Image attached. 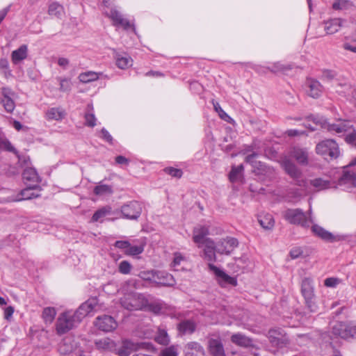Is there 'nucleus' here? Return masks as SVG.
Returning <instances> with one entry per match:
<instances>
[{
	"label": "nucleus",
	"mask_w": 356,
	"mask_h": 356,
	"mask_svg": "<svg viewBox=\"0 0 356 356\" xmlns=\"http://www.w3.org/2000/svg\"><path fill=\"white\" fill-rule=\"evenodd\" d=\"M290 157L294 159L300 165H307L309 163L308 149L305 147H293L289 152V156H284L280 161L281 166L286 174L293 179H298L301 172Z\"/></svg>",
	"instance_id": "f257e3e1"
},
{
	"label": "nucleus",
	"mask_w": 356,
	"mask_h": 356,
	"mask_svg": "<svg viewBox=\"0 0 356 356\" xmlns=\"http://www.w3.org/2000/svg\"><path fill=\"white\" fill-rule=\"evenodd\" d=\"M316 153L327 161L337 159L340 156L338 143L334 139H325L318 143L315 147Z\"/></svg>",
	"instance_id": "f03ea898"
},
{
	"label": "nucleus",
	"mask_w": 356,
	"mask_h": 356,
	"mask_svg": "<svg viewBox=\"0 0 356 356\" xmlns=\"http://www.w3.org/2000/svg\"><path fill=\"white\" fill-rule=\"evenodd\" d=\"M308 215L307 216L300 209H288L284 212V218L289 223L298 225L305 228L309 227L314 222L311 209Z\"/></svg>",
	"instance_id": "7ed1b4c3"
},
{
	"label": "nucleus",
	"mask_w": 356,
	"mask_h": 356,
	"mask_svg": "<svg viewBox=\"0 0 356 356\" xmlns=\"http://www.w3.org/2000/svg\"><path fill=\"white\" fill-rule=\"evenodd\" d=\"M80 321L72 311L61 313L56 323V330L58 334H63L76 327Z\"/></svg>",
	"instance_id": "20e7f679"
},
{
	"label": "nucleus",
	"mask_w": 356,
	"mask_h": 356,
	"mask_svg": "<svg viewBox=\"0 0 356 356\" xmlns=\"http://www.w3.org/2000/svg\"><path fill=\"white\" fill-rule=\"evenodd\" d=\"M121 305L129 311L143 309L147 305V300L141 293L130 292L120 298Z\"/></svg>",
	"instance_id": "39448f33"
},
{
	"label": "nucleus",
	"mask_w": 356,
	"mask_h": 356,
	"mask_svg": "<svg viewBox=\"0 0 356 356\" xmlns=\"http://www.w3.org/2000/svg\"><path fill=\"white\" fill-rule=\"evenodd\" d=\"M258 156V154L253 152L251 154L248 155L245 157V162L250 163L254 168V171L258 175H264L266 176L268 180H273L276 177V173L275 170L266 165L265 163L258 161L256 158Z\"/></svg>",
	"instance_id": "423d86ee"
},
{
	"label": "nucleus",
	"mask_w": 356,
	"mask_h": 356,
	"mask_svg": "<svg viewBox=\"0 0 356 356\" xmlns=\"http://www.w3.org/2000/svg\"><path fill=\"white\" fill-rule=\"evenodd\" d=\"M332 334L342 339L356 338V325L353 322H337L332 328Z\"/></svg>",
	"instance_id": "0eeeda50"
},
{
	"label": "nucleus",
	"mask_w": 356,
	"mask_h": 356,
	"mask_svg": "<svg viewBox=\"0 0 356 356\" xmlns=\"http://www.w3.org/2000/svg\"><path fill=\"white\" fill-rule=\"evenodd\" d=\"M104 14L111 20L112 24L117 28L128 30L131 27L130 22L124 17L123 14L116 7L104 9Z\"/></svg>",
	"instance_id": "6e6552de"
},
{
	"label": "nucleus",
	"mask_w": 356,
	"mask_h": 356,
	"mask_svg": "<svg viewBox=\"0 0 356 356\" xmlns=\"http://www.w3.org/2000/svg\"><path fill=\"white\" fill-rule=\"evenodd\" d=\"M143 211L142 204L137 201H131L121 207L123 218L129 220H137Z\"/></svg>",
	"instance_id": "1a4fd4ad"
},
{
	"label": "nucleus",
	"mask_w": 356,
	"mask_h": 356,
	"mask_svg": "<svg viewBox=\"0 0 356 356\" xmlns=\"http://www.w3.org/2000/svg\"><path fill=\"white\" fill-rule=\"evenodd\" d=\"M353 127L350 121L341 119L336 120L334 123H328L326 126L329 132L339 136H346V134L350 131Z\"/></svg>",
	"instance_id": "9d476101"
},
{
	"label": "nucleus",
	"mask_w": 356,
	"mask_h": 356,
	"mask_svg": "<svg viewBox=\"0 0 356 356\" xmlns=\"http://www.w3.org/2000/svg\"><path fill=\"white\" fill-rule=\"evenodd\" d=\"M208 268L210 271L213 272L218 279V282L222 286L225 287L228 285L236 286L237 280L234 277H231L225 273L222 270L213 265V264H209Z\"/></svg>",
	"instance_id": "9b49d317"
},
{
	"label": "nucleus",
	"mask_w": 356,
	"mask_h": 356,
	"mask_svg": "<svg viewBox=\"0 0 356 356\" xmlns=\"http://www.w3.org/2000/svg\"><path fill=\"white\" fill-rule=\"evenodd\" d=\"M98 305V300L97 298H91L82 303L79 307L73 312L76 317L79 318L80 322L88 315H90L92 312L95 310L96 307Z\"/></svg>",
	"instance_id": "f8f14e48"
},
{
	"label": "nucleus",
	"mask_w": 356,
	"mask_h": 356,
	"mask_svg": "<svg viewBox=\"0 0 356 356\" xmlns=\"http://www.w3.org/2000/svg\"><path fill=\"white\" fill-rule=\"evenodd\" d=\"M145 345V343H135L129 339H124L117 350V355L118 356H129L133 352L144 348Z\"/></svg>",
	"instance_id": "ddd939ff"
},
{
	"label": "nucleus",
	"mask_w": 356,
	"mask_h": 356,
	"mask_svg": "<svg viewBox=\"0 0 356 356\" xmlns=\"http://www.w3.org/2000/svg\"><path fill=\"white\" fill-rule=\"evenodd\" d=\"M94 325L97 329L104 332H111L117 327L115 320L108 315H103L97 317Z\"/></svg>",
	"instance_id": "4468645a"
},
{
	"label": "nucleus",
	"mask_w": 356,
	"mask_h": 356,
	"mask_svg": "<svg viewBox=\"0 0 356 356\" xmlns=\"http://www.w3.org/2000/svg\"><path fill=\"white\" fill-rule=\"evenodd\" d=\"M238 245L236 238L227 237L219 241L216 245V252L220 254H229Z\"/></svg>",
	"instance_id": "2eb2a0df"
},
{
	"label": "nucleus",
	"mask_w": 356,
	"mask_h": 356,
	"mask_svg": "<svg viewBox=\"0 0 356 356\" xmlns=\"http://www.w3.org/2000/svg\"><path fill=\"white\" fill-rule=\"evenodd\" d=\"M208 234L209 229L205 226H199L194 228L193 240L198 248L203 247V245L207 243V241H212L207 237Z\"/></svg>",
	"instance_id": "dca6fc26"
},
{
	"label": "nucleus",
	"mask_w": 356,
	"mask_h": 356,
	"mask_svg": "<svg viewBox=\"0 0 356 356\" xmlns=\"http://www.w3.org/2000/svg\"><path fill=\"white\" fill-rule=\"evenodd\" d=\"M356 175L353 172L344 170L342 175L338 179V185L349 189L355 186Z\"/></svg>",
	"instance_id": "f3484780"
},
{
	"label": "nucleus",
	"mask_w": 356,
	"mask_h": 356,
	"mask_svg": "<svg viewBox=\"0 0 356 356\" xmlns=\"http://www.w3.org/2000/svg\"><path fill=\"white\" fill-rule=\"evenodd\" d=\"M22 177L26 185L39 186L41 181L36 170L33 168H27L24 169Z\"/></svg>",
	"instance_id": "a211bd4d"
},
{
	"label": "nucleus",
	"mask_w": 356,
	"mask_h": 356,
	"mask_svg": "<svg viewBox=\"0 0 356 356\" xmlns=\"http://www.w3.org/2000/svg\"><path fill=\"white\" fill-rule=\"evenodd\" d=\"M26 187L22 190L18 195L17 200H25L35 198L39 197L40 195L39 191H40V186H30V184L26 185Z\"/></svg>",
	"instance_id": "6ab92c4d"
},
{
	"label": "nucleus",
	"mask_w": 356,
	"mask_h": 356,
	"mask_svg": "<svg viewBox=\"0 0 356 356\" xmlns=\"http://www.w3.org/2000/svg\"><path fill=\"white\" fill-rule=\"evenodd\" d=\"M344 19L340 17L330 19L324 22V30L327 34H334L337 33L341 28Z\"/></svg>",
	"instance_id": "aec40b11"
},
{
	"label": "nucleus",
	"mask_w": 356,
	"mask_h": 356,
	"mask_svg": "<svg viewBox=\"0 0 356 356\" xmlns=\"http://www.w3.org/2000/svg\"><path fill=\"white\" fill-rule=\"evenodd\" d=\"M184 356H204L203 347L197 342L188 343L184 349Z\"/></svg>",
	"instance_id": "412c9836"
},
{
	"label": "nucleus",
	"mask_w": 356,
	"mask_h": 356,
	"mask_svg": "<svg viewBox=\"0 0 356 356\" xmlns=\"http://www.w3.org/2000/svg\"><path fill=\"white\" fill-rule=\"evenodd\" d=\"M175 284V280L172 275L165 271L157 270L156 274V286H170Z\"/></svg>",
	"instance_id": "4be33fe9"
},
{
	"label": "nucleus",
	"mask_w": 356,
	"mask_h": 356,
	"mask_svg": "<svg viewBox=\"0 0 356 356\" xmlns=\"http://www.w3.org/2000/svg\"><path fill=\"white\" fill-rule=\"evenodd\" d=\"M116 65L122 70H125L132 66L133 60L126 53L115 52L114 54Z\"/></svg>",
	"instance_id": "5701e85b"
},
{
	"label": "nucleus",
	"mask_w": 356,
	"mask_h": 356,
	"mask_svg": "<svg viewBox=\"0 0 356 356\" xmlns=\"http://www.w3.org/2000/svg\"><path fill=\"white\" fill-rule=\"evenodd\" d=\"M300 292L303 298L315 296L314 281L311 277H304L302 280Z\"/></svg>",
	"instance_id": "b1692460"
},
{
	"label": "nucleus",
	"mask_w": 356,
	"mask_h": 356,
	"mask_svg": "<svg viewBox=\"0 0 356 356\" xmlns=\"http://www.w3.org/2000/svg\"><path fill=\"white\" fill-rule=\"evenodd\" d=\"M28 56V46L22 44L11 53V60L14 65H17Z\"/></svg>",
	"instance_id": "393cba45"
},
{
	"label": "nucleus",
	"mask_w": 356,
	"mask_h": 356,
	"mask_svg": "<svg viewBox=\"0 0 356 356\" xmlns=\"http://www.w3.org/2000/svg\"><path fill=\"white\" fill-rule=\"evenodd\" d=\"M65 111L61 107H51L45 112V118L49 121H60L65 118Z\"/></svg>",
	"instance_id": "a878e982"
},
{
	"label": "nucleus",
	"mask_w": 356,
	"mask_h": 356,
	"mask_svg": "<svg viewBox=\"0 0 356 356\" xmlns=\"http://www.w3.org/2000/svg\"><path fill=\"white\" fill-rule=\"evenodd\" d=\"M312 231L314 235L325 241L333 242L336 240L335 236L331 232L325 230L318 225L314 224L312 226Z\"/></svg>",
	"instance_id": "bb28decb"
},
{
	"label": "nucleus",
	"mask_w": 356,
	"mask_h": 356,
	"mask_svg": "<svg viewBox=\"0 0 356 356\" xmlns=\"http://www.w3.org/2000/svg\"><path fill=\"white\" fill-rule=\"evenodd\" d=\"M207 243L203 245L204 247V259L209 263L214 262L216 260L215 252L216 251V245L213 241H207Z\"/></svg>",
	"instance_id": "cd10ccee"
},
{
	"label": "nucleus",
	"mask_w": 356,
	"mask_h": 356,
	"mask_svg": "<svg viewBox=\"0 0 356 356\" xmlns=\"http://www.w3.org/2000/svg\"><path fill=\"white\" fill-rule=\"evenodd\" d=\"M95 346L99 351L107 352L112 350L115 348V343L111 339L104 337L95 340Z\"/></svg>",
	"instance_id": "c85d7f7f"
},
{
	"label": "nucleus",
	"mask_w": 356,
	"mask_h": 356,
	"mask_svg": "<svg viewBox=\"0 0 356 356\" xmlns=\"http://www.w3.org/2000/svg\"><path fill=\"white\" fill-rule=\"evenodd\" d=\"M307 85L309 88L307 93L310 97L317 98L320 96L322 91V86L319 81L313 79H308L307 80Z\"/></svg>",
	"instance_id": "c756f323"
},
{
	"label": "nucleus",
	"mask_w": 356,
	"mask_h": 356,
	"mask_svg": "<svg viewBox=\"0 0 356 356\" xmlns=\"http://www.w3.org/2000/svg\"><path fill=\"white\" fill-rule=\"evenodd\" d=\"M231 341L233 343L244 348L251 347L252 346V340L242 333L232 334Z\"/></svg>",
	"instance_id": "7c9ffc66"
},
{
	"label": "nucleus",
	"mask_w": 356,
	"mask_h": 356,
	"mask_svg": "<svg viewBox=\"0 0 356 356\" xmlns=\"http://www.w3.org/2000/svg\"><path fill=\"white\" fill-rule=\"evenodd\" d=\"M209 351L212 356H225L222 342L219 339H212L209 343Z\"/></svg>",
	"instance_id": "2f4dec72"
},
{
	"label": "nucleus",
	"mask_w": 356,
	"mask_h": 356,
	"mask_svg": "<svg viewBox=\"0 0 356 356\" xmlns=\"http://www.w3.org/2000/svg\"><path fill=\"white\" fill-rule=\"evenodd\" d=\"M244 167L242 164L238 166H233L229 174V179L231 182L235 183L242 180L243 177Z\"/></svg>",
	"instance_id": "473e14b6"
},
{
	"label": "nucleus",
	"mask_w": 356,
	"mask_h": 356,
	"mask_svg": "<svg viewBox=\"0 0 356 356\" xmlns=\"http://www.w3.org/2000/svg\"><path fill=\"white\" fill-rule=\"evenodd\" d=\"M93 193L97 196H107L111 195L113 193V187L111 185L104 184L99 182L94 189Z\"/></svg>",
	"instance_id": "72a5a7b5"
},
{
	"label": "nucleus",
	"mask_w": 356,
	"mask_h": 356,
	"mask_svg": "<svg viewBox=\"0 0 356 356\" xmlns=\"http://www.w3.org/2000/svg\"><path fill=\"white\" fill-rule=\"evenodd\" d=\"M354 7L353 1L350 0H334L332 8L336 11H346Z\"/></svg>",
	"instance_id": "f704fd0d"
},
{
	"label": "nucleus",
	"mask_w": 356,
	"mask_h": 356,
	"mask_svg": "<svg viewBox=\"0 0 356 356\" xmlns=\"http://www.w3.org/2000/svg\"><path fill=\"white\" fill-rule=\"evenodd\" d=\"M195 323L191 320L183 321L178 324L179 331L183 334H192L195 332Z\"/></svg>",
	"instance_id": "c9c22d12"
},
{
	"label": "nucleus",
	"mask_w": 356,
	"mask_h": 356,
	"mask_svg": "<svg viewBox=\"0 0 356 356\" xmlns=\"http://www.w3.org/2000/svg\"><path fill=\"white\" fill-rule=\"evenodd\" d=\"M93 110L94 108L92 104H88L84 115L86 125L90 127H94L96 125L97 121Z\"/></svg>",
	"instance_id": "e433bc0d"
},
{
	"label": "nucleus",
	"mask_w": 356,
	"mask_h": 356,
	"mask_svg": "<svg viewBox=\"0 0 356 356\" xmlns=\"http://www.w3.org/2000/svg\"><path fill=\"white\" fill-rule=\"evenodd\" d=\"M102 73H97L93 71L82 72L79 76V79L82 83H89L96 81Z\"/></svg>",
	"instance_id": "4c0bfd02"
},
{
	"label": "nucleus",
	"mask_w": 356,
	"mask_h": 356,
	"mask_svg": "<svg viewBox=\"0 0 356 356\" xmlns=\"http://www.w3.org/2000/svg\"><path fill=\"white\" fill-rule=\"evenodd\" d=\"M306 308L312 313H316L318 311V305L316 302L315 296H307L303 298Z\"/></svg>",
	"instance_id": "58836bf2"
},
{
	"label": "nucleus",
	"mask_w": 356,
	"mask_h": 356,
	"mask_svg": "<svg viewBox=\"0 0 356 356\" xmlns=\"http://www.w3.org/2000/svg\"><path fill=\"white\" fill-rule=\"evenodd\" d=\"M48 13L51 16H54L57 18H61L64 13V9L60 4L54 2L49 5Z\"/></svg>",
	"instance_id": "ea45409f"
},
{
	"label": "nucleus",
	"mask_w": 356,
	"mask_h": 356,
	"mask_svg": "<svg viewBox=\"0 0 356 356\" xmlns=\"http://www.w3.org/2000/svg\"><path fill=\"white\" fill-rule=\"evenodd\" d=\"M267 69L272 72L277 73H286L287 71L292 69L291 65H284L280 62L275 63L271 67H268Z\"/></svg>",
	"instance_id": "a19ab883"
},
{
	"label": "nucleus",
	"mask_w": 356,
	"mask_h": 356,
	"mask_svg": "<svg viewBox=\"0 0 356 356\" xmlns=\"http://www.w3.org/2000/svg\"><path fill=\"white\" fill-rule=\"evenodd\" d=\"M0 149L6 150L10 152L17 153L15 148L12 145L10 141L3 136L0 131Z\"/></svg>",
	"instance_id": "79ce46f5"
},
{
	"label": "nucleus",
	"mask_w": 356,
	"mask_h": 356,
	"mask_svg": "<svg viewBox=\"0 0 356 356\" xmlns=\"http://www.w3.org/2000/svg\"><path fill=\"white\" fill-rule=\"evenodd\" d=\"M310 184L312 186L316 188L317 190H323L330 187V182L327 180H323L321 178H316L310 181Z\"/></svg>",
	"instance_id": "37998d69"
},
{
	"label": "nucleus",
	"mask_w": 356,
	"mask_h": 356,
	"mask_svg": "<svg viewBox=\"0 0 356 356\" xmlns=\"http://www.w3.org/2000/svg\"><path fill=\"white\" fill-rule=\"evenodd\" d=\"M157 270H146V271H141L138 276L140 278H141L143 280L149 282L151 283L155 284L156 282V274Z\"/></svg>",
	"instance_id": "c03bdc74"
},
{
	"label": "nucleus",
	"mask_w": 356,
	"mask_h": 356,
	"mask_svg": "<svg viewBox=\"0 0 356 356\" xmlns=\"http://www.w3.org/2000/svg\"><path fill=\"white\" fill-rule=\"evenodd\" d=\"M259 224L266 229H270L274 226V220L271 215H266L259 219Z\"/></svg>",
	"instance_id": "a18cd8bd"
},
{
	"label": "nucleus",
	"mask_w": 356,
	"mask_h": 356,
	"mask_svg": "<svg viewBox=\"0 0 356 356\" xmlns=\"http://www.w3.org/2000/svg\"><path fill=\"white\" fill-rule=\"evenodd\" d=\"M111 211V208L109 207H102L95 212L92 217V220L93 222H97L104 218L107 214H108Z\"/></svg>",
	"instance_id": "49530a36"
},
{
	"label": "nucleus",
	"mask_w": 356,
	"mask_h": 356,
	"mask_svg": "<svg viewBox=\"0 0 356 356\" xmlns=\"http://www.w3.org/2000/svg\"><path fill=\"white\" fill-rule=\"evenodd\" d=\"M56 314V309L54 307H46L42 312V317L45 322L51 323Z\"/></svg>",
	"instance_id": "de8ad7c7"
},
{
	"label": "nucleus",
	"mask_w": 356,
	"mask_h": 356,
	"mask_svg": "<svg viewBox=\"0 0 356 356\" xmlns=\"http://www.w3.org/2000/svg\"><path fill=\"white\" fill-rule=\"evenodd\" d=\"M0 70L6 78L12 76V72L9 67V62L7 58H3L0 59Z\"/></svg>",
	"instance_id": "09e8293b"
},
{
	"label": "nucleus",
	"mask_w": 356,
	"mask_h": 356,
	"mask_svg": "<svg viewBox=\"0 0 356 356\" xmlns=\"http://www.w3.org/2000/svg\"><path fill=\"white\" fill-rule=\"evenodd\" d=\"M155 341L160 344L167 345L169 343V337L167 332L163 330H159L156 336L155 337Z\"/></svg>",
	"instance_id": "8fccbe9b"
},
{
	"label": "nucleus",
	"mask_w": 356,
	"mask_h": 356,
	"mask_svg": "<svg viewBox=\"0 0 356 356\" xmlns=\"http://www.w3.org/2000/svg\"><path fill=\"white\" fill-rule=\"evenodd\" d=\"M143 246L141 245H132L129 243V248L125 250V254L129 256H136L143 252Z\"/></svg>",
	"instance_id": "3c124183"
},
{
	"label": "nucleus",
	"mask_w": 356,
	"mask_h": 356,
	"mask_svg": "<svg viewBox=\"0 0 356 356\" xmlns=\"http://www.w3.org/2000/svg\"><path fill=\"white\" fill-rule=\"evenodd\" d=\"M213 108L215 109V111L218 113V115L219 117L226 121V122H229L230 120H232V119L230 118L229 115H228L224 111L223 109L221 108L220 105L219 104V103L218 102H213Z\"/></svg>",
	"instance_id": "603ef678"
},
{
	"label": "nucleus",
	"mask_w": 356,
	"mask_h": 356,
	"mask_svg": "<svg viewBox=\"0 0 356 356\" xmlns=\"http://www.w3.org/2000/svg\"><path fill=\"white\" fill-rule=\"evenodd\" d=\"M186 260V257L180 252H175L174 254L173 261L172 262V267L175 270H178V267L182 261Z\"/></svg>",
	"instance_id": "864d4df0"
},
{
	"label": "nucleus",
	"mask_w": 356,
	"mask_h": 356,
	"mask_svg": "<svg viewBox=\"0 0 356 356\" xmlns=\"http://www.w3.org/2000/svg\"><path fill=\"white\" fill-rule=\"evenodd\" d=\"M1 104L8 113H12L15 109L14 98L2 99Z\"/></svg>",
	"instance_id": "5fc2aeb1"
},
{
	"label": "nucleus",
	"mask_w": 356,
	"mask_h": 356,
	"mask_svg": "<svg viewBox=\"0 0 356 356\" xmlns=\"http://www.w3.org/2000/svg\"><path fill=\"white\" fill-rule=\"evenodd\" d=\"M131 268L132 266L131 264L129 261L124 260L119 264L118 270L123 275H127L130 273Z\"/></svg>",
	"instance_id": "6e6d98bb"
},
{
	"label": "nucleus",
	"mask_w": 356,
	"mask_h": 356,
	"mask_svg": "<svg viewBox=\"0 0 356 356\" xmlns=\"http://www.w3.org/2000/svg\"><path fill=\"white\" fill-rule=\"evenodd\" d=\"M164 171L168 175L176 178H180L183 175V172L181 169L175 168L172 167L165 168Z\"/></svg>",
	"instance_id": "4d7b16f0"
},
{
	"label": "nucleus",
	"mask_w": 356,
	"mask_h": 356,
	"mask_svg": "<svg viewBox=\"0 0 356 356\" xmlns=\"http://www.w3.org/2000/svg\"><path fill=\"white\" fill-rule=\"evenodd\" d=\"M99 136L104 140L106 141L109 144H113V138L109 132L105 129L102 128L100 131V135Z\"/></svg>",
	"instance_id": "13d9d810"
},
{
	"label": "nucleus",
	"mask_w": 356,
	"mask_h": 356,
	"mask_svg": "<svg viewBox=\"0 0 356 356\" xmlns=\"http://www.w3.org/2000/svg\"><path fill=\"white\" fill-rule=\"evenodd\" d=\"M345 140L347 143L356 147V131L353 130L351 133L347 134Z\"/></svg>",
	"instance_id": "bf43d9fd"
},
{
	"label": "nucleus",
	"mask_w": 356,
	"mask_h": 356,
	"mask_svg": "<svg viewBox=\"0 0 356 356\" xmlns=\"http://www.w3.org/2000/svg\"><path fill=\"white\" fill-rule=\"evenodd\" d=\"M340 282V280L337 277H328L324 281V284L327 287H336Z\"/></svg>",
	"instance_id": "052dcab7"
},
{
	"label": "nucleus",
	"mask_w": 356,
	"mask_h": 356,
	"mask_svg": "<svg viewBox=\"0 0 356 356\" xmlns=\"http://www.w3.org/2000/svg\"><path fill=\"white\" fill-rule=\"evenodd\" d=\"M71 89L70 81L67 79H60V90L63 92H67Z\"/></svg>",
	"instance_id": "680f3d73"
},
{
	"label": "nucleus",
	"mask_w": 356,
	"mask_h": 356,
	"mask_svg": "<svg viewBox=\"0 0 356 356\" xmlns=\"http://www.w3.org/2000/svg\"><path fill=\"white\" fill-rule=\"evenodd\" d=\"M177 348L174 346L166 348L161 352V356H177Z\"/></svg>",
	"instance_id": "e2e57ef3"
},
{
	"label": "nucleus",
	"mask_w": 356,
	"mask_h": 356,
	"mask_svg": "<svg viewBox=\"0 0 356 356\" xmlns=\"http://www.w3.org/2000/svg\"><path fill=\"white\" fill-rule=\"evenodd\" d=\"M1 95L3 96V99L15 98V93L10 88H8V87L2 88Z\"/></svg>",
	"instance_id": "0e129e2a"
},
{
	"label": "nucleus",
	"mask_w": 356,
	"mask_h": 356,
	"mask_svg": "<svg viewBox=\"0 0 356 356\" xmlns=\"http://www.w3.org/2000/svg\"><path fill=\"white\" fill-rule=\"evenodd\" d=\"M302 253H303V251L301 249V248L295 247V248H293L290 250L289 254H290V257H291V259H297L299 257H300Z\"/></svg>",
	"instance_id": "69168bd1"
},
{
	"label": "nucleus",
	"mask_w": 356,
	"mask_h": 356,
	"mask_svg": "<svg viewBox=\"0 0 356 356\" xmlns=\"http://www.w3.org/2000/svg\"><path fill=\"white\" fill-rule=\"evenodd\" d=\"M335 76L336 73L332 70H325L322 72V79L327 81L332 80Z\"/></svg>",
	"instance_id": "338daca9"
},
{
	"label": "nucleus",
	"mask_w": 356,
	"mask_h": 356,
	"mask_svg": "<svg viewBox=\"0 0 356 356\" xmlns=\"http://www.w3.org/2000/svg\"><path fill=\"white\" fill-rule=\"evenodd\" d=\"M129 243L128 241H117L114 243V246L118 249L122 250L125 253V250L129 248Z\"/></svg>",
	"instance_id": "774afa93"
}]
</instances>
